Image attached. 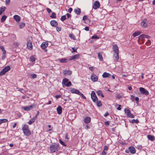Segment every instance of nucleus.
<instances>
[{
	"label": "nucleus",
	"instance_id": "nucleus-4",
	"mask_svg": "<svg viewBox=\"0 0 155 155\" xmlns=\"http://www.w3.org/2000/svg\"><path fill=\"white\" fill-rule=\"evenodd\" d=\"M91 97L93 101L94 102H96L98 100V98L96 95L94 91L91 92Z\"/></svg>",
	"mask_w": 155,
	"mask_h": 155
},
{
	"label": "nucleus",
	"instance_id": "nucleus-45",
	"mask_svg": "<svg viewBox=\"0 0 155 155\" xmlns=\"http://www.w3.org/2000/svg\"><path fill=\"white\" fill-rule=\"evenodd\" d=\"M131 123H137L138 122V120H134V119H133L132 120L131 122Z\"/></svg>",
	"mask_w": 155,
	"mask_h": 155
},
{
	"label": "nucleus",
	"instance_id": "nucleus-51",
	"mask_svg": "<svg viewBox=\"0 0 155 155\" xmlns=\"http://www.w3.org/2000/svg\"><path fill=\"white\" fill-rule=\"evenodd\" d=\"M110 121H107L105 122V124L107 126H109L110 124Z\"/></svg>",
	"mask_w": 155,
	"mask_h": 155
},
{
	"label": "nucleus",
	"instance_id": "nucleus-2",
	"mask_svg": "<svg viewBox=\"0 0 155 155\" xmlns=\"http://www.w3.org/2000/svg\"><path fill=\"white\" fill-rule=\"evenodd\" d=\"M50 148L51 152L52 153L58 151L60 147H59L58 145L55 144L50 146Z\"/></svg>",
	"mask_w": 155,
	"mask_h": 155
},
{
	"label": "nucleus",
	"instance_id": "nucleus-18",
	"mask_svg": "<svg viewBox=\"0 0 155 155\" xmlns=\"http://www.w3.org/2000/svg\"><path fill=\"white\" fill-rule=\"evenodd\" d=\"M119 53H114L113 54V57L114 58L115 61H118L119 60Z\"/></svg>",
	"mask_w": 155,
	"mask_h": 155
},
{
	"label": "nucleus",
	"instance_id": "nucleus-21",
	"mask_svg": "<svg viewBox=\"0 0 155 155\" xmlns=\"http://www.w3.org/2000/svg\"><path fill=\"white\" fill-rule=\"evenodd\" d=\"M57 112L58 114H61L62 112V109L61 107L58 106L57 108Z\"/></svg>",
	"mask_w": 155,
	"mask_h": 155
},
{
	"label": "nucleus",
	"instance_id": "nucleus-57",
	"mask_svg": "<svg viewBox=\"0 0 155 155\" xmlns=\"http://www.w3.org/2000/svg\"><path fill=\"white\" fill-rule=\"evenodd\" d=\"M72 9L71 8H70L68 9V12L70 13L72 11Z\"/></svg>",
	"mask_w": 155,
	"mask_h": 155
},
{
	"label": "nucleus",
	"instance_id": "nucleus-38",
	"mask_svg": "<svg viewBox=\"0 0 155 155\" xmlns=\"http://www.w3.org/2000/svg\"><path fill=\"white\" fill-rule=\"evenodd\" d=\"M51 17L53 18H55L56 17V14L54 12H53L51 15L50 16Z\"/></svg>",
	"mask_w": 155,
	"mask_h": 155
},
{
	"label": "nucleus",
	"instance_id": "nucleus-11",
	"mask_svg": "<svg viewBox=\"0 0 155 155\" xmlns=\"http://www.w3.org/2000/svg\"><path fill=\"white\" fill-rule=\"evenodd\" d=\"M35 106L33 105H31L30 106H28L26 107H23V109L25 111L30 110L33 108Z\"/></svg>",
	"mask_w": 155,
	"mask_h": 155
},
{
	"label": "nucleus",
	"instance_id": "nucleus-58",
	"mask_svg": "<svg viewBox=\"0 0 155 155\" xmlns=\"http://www.w3.org/2000/svg\"><path fill=\"white\" fill-rule=\"evenodd\" d=\"M89 28L88 26H86L85 27L84 29L86 31H88L89 30Z\"/></svg>",
	"mask_w": 155,
	"mask_h": 155
},
{
	"label": "nucleus",
	"instance_id": "nucleus-64",
	"mask_svg": "<svg viewBox=\"0 0 155 155\" xmlns=\"http://www.w3.org/2000/svg\"><path fill=\"white\" fill-rule=\"evenodd\" d=\"M87 17L86 16H84L83 18V20H85L87 19Z\"/></svg>",
	"mask_w": 155,
	"mask_h": 155
},
{
	"label": "nucleus",
	"instance_id": "nucleus-34",
	"mask_svg": "<svg viewBox=\"0 0 155 155\" xmlns=\"http://www.w3.org/2000/svg\"><path fill=\"white\" fill-rule=\"evenodd\" d=\"M7 18V16L5 15L3 16L1 18V22H4L6 20Z\"/></svg>",
	"mask_w": 155,
	"mask_h": 155
},
{
	"label": "nucleus",
	"instance_id": "nucleus-50",
	"mask_svg": "<svg viewBox=\"0 0 155 155\" xmlns=\"http://www.w3.org/2000/svg\"><path fill=\"white\" fill-rule=\"evenodd\" d=\"M135 97L133 95H131V97H130V99L132 101H134V99H135Z\"/></svg>",
	"mask_w": 155,
	"mask_h": 155
},
{
	"label": "nucleus",
	"instance_id": "nucleus-41",
	"mask_svg": "<svg viewBox=\"0 0 155 155\" xmlns=\"http://www.w3.org/2000/svg\"><path fill=\"white\" fill-rule=\"evenodd\" d=\"M99 38V37L96 35H94L91 37V39H98Z\"/></svg>",
	"mask_w": 155,
	"mask_h": 155
},
{
	"label": "nucleus",
	"instance_id": "nucleus-20",
	"mask_svg": "<svg viewBox=\"0 0 155 155\" xmlns=\"http://www.w3.org/2000/svg\"><path fill=\"white\" fill-rule=\"evenodd\" d=\"M63 73L64 74L70 75L72 73V71L70 70L67 71L65 69L63 70Z\"/></svg>",
	"mask_w": 155,
	"mask_h": 155
},
{
	"label": "nucleus",
	"instance_id": "nucleus-5",
	"mask_svg": "<svg viewBox=\"0 0 155 155\" xmlns=\"http://www.w3.org/2000/svg\"><path fill=\"white\" fill-rule=\"evenodd\" d=\"M140 93L142 94H144L145 95H148L149 94L148 91L146 90L144 88L140 87Z\"/></svg>",
	"mask_w": 155,
	"mask_h": 155
},
{
	"label": "nucleus",
	"instance_id": "nucleus-14",
	"mask_svg": "<svg viewBox=\"0 0 155 155\" xmlns=\"http://www.w3.org/2000/svg\"><path fill=\"white\" fill-rule=\"evenodd\" d=\"M129 150L132 154H134L136 152V150L135 148L131 146L129 147Z\"/></svg>",
	"mask_w": 155,
	"mask_h": 155
},
{
	"label": "nucleus",
	"instance_id": "nucleus-6",
	"mask_svg": "<svg viewBox=\"0 0 155 155\" xmlns=\"http://www.w3.org/2000/svg\"><path fill=\"white\" fill-rule=\"evenodd\" d=\"M100 4L99 1H96L94 3L93 6V8L95 9H96L100 7Z\"/></svg>",
	"mask_w": 155,
	"mask_h": 155
},
{
	"label": "nucleus",
	"instance_id": "nucleus-43",
	"mask_svg": "<svg viewBox=\"0 0 155 155\" xmlns=\"http://www.w3.org/2000/svg\"><path fill=\"white\" fill-rule=\"evenodd\" d=\"M59 142L62 145L64 146H66L65 143L61 139L59 140Z\"/></svg>",
	"mask_w": 155,
	"mask_h": 155
},
{
	"label": "nucleus",
	"instance_id": "nucleus-17",
	"mask_svg": "<svg viewBox=\"0 0 155 155\" xmlns=\"http://www.w3.org/2000/svg\"><path fill=\"white\" fill-rule=\"evenodd\" d=\"M91 79L94 82L96 81L98 79V77L96 75L93 74L91 76Z\"/></svg>",
	"mask_w": 155,
	"mask_h": 155
},
{
	"label": "nucleus",
	"instance_id": "nucleus-47",
	"mask_svg": "<svg viewBox=\"0 0 155 155\" xmlns=\"http://www.w3.org/2000/svg\"><path fill=\"white\" fill-rule=\"evenodd\" d=\"M31 76L32 78H35L37 77V75L35 74H31Z\"/></svg>",
	"mask_w": 155,
	"mask_h": 155
},
{
	"label": "nucleus",
	"instance_id": "nucleus-32",
	"mask_svg": "<svg viewBox=\"0 0 155 155\" xmlns=\"http://www.w3.org/2000/svg\"><path fill=\"white\" fill-rule=\"evenodd\" d=\"M102 53L101 52L98 53V57L99 59L101 60L102 61L103 60V58L102 55Z\"/></svg>",
	"mask_w": 155,
	"mask_h": 155
},
{
	"label": "nucleus",
	"instance_id": "nucleus-39",
	"mask_svg": "<svg viewBox=\"0 0 155 155\" xmlns=\"http://www.w3.org/2000/svg\"><path fill=\"white\" fill-rule=\"evenodd\" d=\"M71 84H72L71 82L69 81H68L67 83H66L65 85L67 87H70L71 86Z\"/></svg>",
	"mask_w": 155,
	"mask_h": 155
},
{
	"label": "nucleus",
	"instance_id": "nucleus-12",
	"mask_svg": "<svg viewBox=\"0 0 155 155\" xmlns=\"http://www.w3.org/2000/svg\"><path fill=\"white\" fill-rule=\"evenodd\" d=\"M147 20L146 19H144L141 22L140 24L141 26L143 28H145L147 26V24L146 23Z\"/></svg>",
	"mask_w": 155,
	"mask_h": 155
},
{
	"label": "nucleus",
	"instance_id": "nucleus-56",
	"mask_svg": "<svg viewBox=\"0 0 155 155\" xmlns=\"http://www.w3.org/2000/svg\"><path fill=\"white\" fill-rule=\"evenodd\" d=\"M108 150V147L106 146H105L104 147V150H106V151H107Z\"/></svg>",
	"mask_w": 155,
	"mask_h": 155
},
{
	"label": "nucleus",
	"instance_id": "nucleus-44",
	"mask_svg": "<svg viewBox=\"0 0 155 155\" xmlns=\"http://www.w3.org/2000/svg\"><path fill=\"white\" fill-rule=\"evenodd\" d=\"M69 36L71 38L73 39L74 40L75 39V36L72 34H70L69 35Z\"/></svg>",
	"mask_w": 155,
	"mask_h": 155
},
{
	"label": "nucleus",
	"instance_id": "nucleus-55",
	"mask_svg": "<svg viewBox=\"0 0 155 155\" xmlns=\"http://www.w3.org/2000/svg\"><path fill=\"white\" fill-rule=\"evenodd\" d=\"M56 30L58 31H60L61 30V28L59 27H57L56 28Z\"/></svg>",
	"mask_w": 155,
	"mask_h": 155
},
{
	"label": "nucleus",
	"instance_id": "nucleus-27",
	"mask_svg": "<svg viewBox=\"0 0 155 155\" xmlns=\"http://www.w3.org/2000/svg\"><path fill=\"white\" fill-rule=\"evenodd\" d=\"M141 32L138 31L136 32H135L133 34V36L134 37H135L137 36L140 35L141 33Z\"/></svg>",
	"mask_w": 155,
	"mask_h": 155
},
{
	"label": "nucleus",
	"instance_id": "nucleus-26",
	"mask_svg": "<svg viewBox=\"0 0 155 155\" xmlns=\"http://www.w3.org/2000/svg\"><path fill=\"white\" fill-rule=\"evenodd\" d=\"M74 11L78 15H80L81 12V9L79 8L74 9Z\"/></svg>",
	"mask_w": 155,
	"mask_h": 155
},
{
	"label": "nucleus",
	"instance_id": "nucleus-54",
	"mask_svg": "<svg viewBox=\"0 0 155 155\" xmlns=\"http://www.w3.org/2000/svg\"><path fill=\"white\" fill-rule=\"evenodd\" d=\"M61 97V95H56L55 96V98L56 99H58V98H60V97Z\"/></svg>",
	"mask_w": 155,
	"mask_h": 155
},
{
	"label": "nucleus",
	"instance_id": "nucleus-33",
	"mask_svg": "<svg viewBox=\"0 0 155 155\" xmlns=\"http://www.w3.org/2000/svg\"><path fill=\"white\" fill-rule=\"evenodd\" d=\"M8 121V120L6 119H0V124L4 123H5Z\"/></svg>",
	"mask_w": 155,
	"mask_h": 155
},
{
	"label": "nucleus",
	"instance_id": "nucleus-52",
	"mask_svg": "<svg viewBox=\"0 0 155 155\" xmlns=\"http://www.w3.org/2000/svg\"><path fill=\"white\" fill-rule=\"evenodd\" d=\"M128 117H130L131 118H133L134 117V116L132 114L130 113V114H129V115H128Z\"/></svg>",
	"mask_w": 155,
	"mask_h": 155
},
{
	"label": "nucleus",
	"instance_id": "nucleus-48",
	"mask_svg": "<svg viewBox=\"0 0 155 155\" xmlns=\"http://www.w3.org/2000/svg\"><path fill=\"white\" fill-rule=\"evenodd\" d=\"M146 44L147 46L150 45L151 44L150 41L148 40V41L146 43Z\"/></svg>",
	"mask_w": 155,
	"mask_h": 155
},
{
	"label": "nucleus",
	"instance_id": "nucleus-36",
	"mask_svg": "<svg viewBox=\"0 0 155 155\" xmlns=\"http://www.w3.org/2000/svg\"><path fill=\"white\" fill-rule=\"evenodd\" d=\"M67 59L65 58H62L60 60V62L61 63H66L67 62Z\"/></svg>",
	"mask_w": 155,
	"mask_h": 155
},
{
	"label": "nucleus",
	"instance_id": "nucleus-53",
	"mask_svg": "<svg viewBox=\"0 0 155 155\" xmlns=\"http://www.w3.org/2000/svg\"><path fill=\"white\" fill-rule=\"evenodd\" d=\"M46 10L48 13H50L51 12V10L48 8H47Z\"/></svg>",
	"mask_w": 155,
	"mask_h": 155
},
{
	"label": "nucleus",
	"instance_id": "nucleus-16",
	"mask_svg": "<svg viewBox=\"0 0 155 155\" xmlns=\"http://www.w3.org/2000/svg\"><path fill=\"white\" fill-rule=\"evenodd\" d=\"M50 24L53 27H56L58 25L57 21L55 20H52L50 22Z\"/></svg>",
	"mask_w": 155,
	"mask_h": 155
},
{
	"label": "nucleus",
	"instance_id": "nucleus-31",
	"mask_svg": "<svg viewBox=\"0 0 155 155\" xmlns=\"http://www.w3.org/2000/svg\"><path fill=\"white\" fill-rule=\"evenodd\" d=\"M68 79L67 78H64L62 81V84L65 85L66 84L68 81Z\"/></svg>",
	"mask_w": 155,
	"mask_h": 155
},
{
	"label": "nucleus",
	"instance_id": "nucleus-19",
	"mask_svg": "<svg viewBox=\"0 0 155 155\" xmlns=\"http://www.w3.org/2000/svg\"><path fill=\"white\" fill-rule=\"evenodd\" d=\"M79 57V54L75 55L74 56H72L69 59L70 61L72 60H75L78 59Z\"/></svg>",
	"mask_w": 155,
	"mask_h": 155
},
{
	"label": "nucleus",
	"instance_id": "nucleus-13",
	"mask_svg": "<svg viewBox=\"0 0 155 155\" xmlns=\"http://www.w3.org/2000/svg\"><path fill=\"white\" fill-rule=\"evenodd\" d=\"M91 120V118L89 117H86L84 119V122L86 124L90 123Z\"/></svg>",
	"mask_w": 155,
	"mask_h": 155
},
{
	"label": "nucleus",
	"instance_id": "nucleus-7",
	"mask_svg": "<svg viewBox=\"0 0 155 155\" xmlns=\"http://www.w3.org/2000/svg\"><path fill=\"white\" fill-rule=\"evenodd\" d=\"M150 38V36L145 34H142L140 35L139 37V39H142V41H143L144 40L143 38Z\"/></svg>",
	"mask_w": 155,
	"mask_h": 155
},
{
	"label": "nucleus",
	"instance_id": "nucleus-59",
	"mask_svg": "<svg viewBox=\"0 0 155 155\" xmlns=\"http://www.w3.org/2000/svg\"><path fill=\"white\" fill-rule=\"evenodd\" d=\"M134 100L137 102H138L139 100V98L137 97H136L135 98Z\"/></svg>",
	"mask_w": 155,
	"mask_h": 155
},
{
	"label": "nucleus",
	"instance_id": "nucleus-10",
	"mask_svg": "<svg viewBox=\"0 0 155 155\" xmlns=\"http://www.w3.org/2000/svg\"><path fill=\"white\" fill-rule=\"evenodd\" d=\"M27 48L29 50H31L32 48V42L29 40L28 41H27Z\"/></svg>",
	"mask_w": 155,
	"mask_h": 155
},
{
	"label": "nucleus",
	"instance_id": "nucleus-8",
	"mask_svg": "<svg viewBox=\"0 0 155 155\" xmlns=\"http://www.w3.org/2000/svg\"><path fill=\"white\" fill-rule=\"evenodd\" d=\"M70 89H71L70 91L72 93L76 94L78 95L80 91L74 88H70Z\"/></svg>",
	"mask_w": 155,
	"mask_h": 155
},
{
	"label": "nucleus",
	"instance_id": "nucleus-15",
	"mask_svg": "<svg viewBox=\"0 0 155 155\" xmlns=\"http://www.w3.org/2000/svg\"><path fill=\"white\" fill-rule=\"evenodd\" d=\"M102 76L103 78H108L111 77V75L109 73L104 72L103 73Z\"/></svg>",
	"mask_w": 155,
	"mask_h": 155
},
{
	"label": "nucleus",
	"instance_id": "nucleus-25",
	"mask_svg": "<svg viewBox=\"0 0 155 155\" xmlns=\"http://www.w3.org/2000/svg\"><path fill=\"white\" fill-rule=\"evenodd\" d=\"M96 93L99 96H101L102 97H104L102 91L101 90L97 91L96 92Z\"/></svg>",
	"mask_w": 155,
	"mask_h": 155
},
{
	"label": "nucleus",
	"instance_id": "nucleus-42",
	"mask_svg": "<svg viewBox=\"0 0 155 155\" xmlns=\"http://www.w3.org/2000/svg\"><path fill=\"white\" fill-rule=\"evenodd\" d=\"M30 60L32 62H34L35 60V58L34 56H31L30 58Z\"/></svg>",
	"mask_w": 155,
	"mask_h": 155
},
{
	"label": "nucleus",
	"instance_id": "nucleus-35",
	"mask_svg": "<svg viewBox=\"0 0 155 155\" xmlns=\"http://www.w3.org/2000/svg\"><path fill=\"white\" fill-rule=\"evenodd\" d=\"M6 8L5 7L1 8H0V15H1L5 10Z\"/></svg>",
	"mask_w": 155,
	"mask_h": 155
},
{
	"label": "nucleus",
	"instance_id": "nucleus-9",
	"mask_svg": "<svg viewBox=\"0 0 155 155\" xmlns=\"http://www.w3.org/2000/svg\"><path fill=\"white\" fill-rule=\"evenodd\" d=\"M48 46V41L43 42L41 45V47L42 49H45Z\"/></svg>",
	"mask_w": 155,
	"mask_h": 155
},
{
	"label": "nucleus",
	"instance_id": "nucleus-3",
	"mask_svg": "<svg viewBox=\"0 0 155 155\" xmlns=\"http://www.w3.org/2000/svg\"><path fill=\"white\" fill-rule=\"evenodd\" d=\"M10 69V67L9 66H7L4 68L0 72V75L2 76L5 74Z\"/></svg>",
	"mask_w": 155,
	"mask_h": 155
},
{
	"label": "nucleus",
	"instance_id": "nucleus-63",
	"mask_svg": "<svg viewBox=\"0 0 155 155\" xmlns=\"http://www.w3.org/2000/svg\"><path fill=\"white\" fill-rule=\"evenodd\" d=\"M107 154V153L106 152L104 151L103 150L102 153V155H106Z\"/></svg>",
	"mask_w": 155,
	"mask_h": 155
},
{
	"label": "nucleus",
	"instance_id": "nucleus-23",
	"mask_svg": "<svg viewBox=\"0 0 155 155\" xmlns=\"http://www.w3.org/2000/svg\"><path fill=\"white\" fill-rule=\"evenodd\" d=\"M36 117L37 116H35V117H33L31 119L29 120L28 122V123L30 125L32 123H33L34 122H35Z\"/></svg>",
	"mask_w": 155,
	"mask_h": 155
},
{
	"label": "nucleus",
	"instance_id": "nucleus-60",
	"mask_svg": "<svg viewBox=\"0 0 155 155\" xmlns=\"http://www.w3.org/2000/svg\"><path fill=\"white\" fill-rule=\"evenodd\" d=\"M121 105H119L118 107L117 108V109L118 110H120L121 109Z\"/></svg>",
	"mask_w": 155,
	"mask_h": 155
},
{
	"label": "nucleus",
	"instance_id": "nucleus-24",
	"mask_svg": "<svg viewBox=\"0 0 155 155\" xmlns=\"http://www.w3.org/2000/svg\"><path fill=\"white\" fill-rule=\"evenodd\" d=\"M14 18L16 21H19L21 19L20 17L17 15H15L13 16Z\"/></svg>",
	"mask_w": 155,
	"mask_h": 155
},
{
	"label": "nucleus",
	"instance_id": "nucleus-62",
	"mask_svg": "<svg viewBox=\"0 0 155 155\" xmlns=\"http://www.w3.org/2000/svg\"><path fill=\"white\" fill-rule=\"evenodd\" d=\"M10 0H5V2L7 4H9L10 3Z\"/></svg>",
	"mask_w": 155,
	"mask_h": 155
},
{
	"label": "nucleus",
	"instance_id": "nucleus-28",
	"mask_svg": "<svg viewBox=\"0 0 155 155\" xmlns=\"http://www.w3.org/2000/svg\"><path fill=\"white\" fill-rule=\"evenodd\" d=\"M147 137L148 139L151 141H153L155 139L154 137L153 136L150 135H148Z\"/></svg>",
	"mask_w": 155,
	"mask_h": 155
},
{
	"label": "nucleus",
	"instance_id": "nucleus-30",
	"mask_svg": "<svg viewBox=\"0 0 155 155\" xmlns=\"http://www.w3.org/2000/svg\"><path fill=\"white\" fill-rule=\"evenodd\" d=\"M124 111L127 114V115L128 117V115H129V114H130V111L129 110L125 108L124 109Z\"/></svg>",
	"mask_w": 155,
	"mask_h": 155
},
{
	"label": "nucleus",
	"instance_id": "nucleus-49",
	"mask_svg": "<svg viewBox=\"0 0 155 155\" xmlns=\"http://www.w3.org/2000/svg\"><path fill=\"white\" fill-rule=\"evenodd\" d=\"M90 125L89 124H87L86 126L85 127V129L86 130H87L90 129Z\"/></svg>",
	"mask_w": 155,
	"mask_h": 155
},
{
	"label": "nucleus",
	"instance_id": "nucleus-40",
	"mask_svg": "<svg viewBox=\"0 0 155 155\" xmlns=\"http://www.w3.org/2000/svg\"><path fill=\"white\" fill-rule=\"evenodd\" d=\"M78 95L81 96L84 99H86V97H85V96L82 93H81V92H79V93L78 94Z\"/></svg>",
	"mask_w": 155,
	"mask_h": 155
},
{
	"label": "nucleus",
	"instance_id": "nucleus-22",
	"mask_svg": "<svg viewBox=\"0 0 155 155\" xmlns=\"http://www.w3.org/2000/svg\"><path fill=\"white\" fill-rule=\"evenodd\" d=\"M113 49L114 53L118 52V48L117 45H114L113 47Z\"/></svg>",
	"mask_w": 155,
	"mask_h": 155
},
{
	"label": "nucleus",
	"instance_id": "nucleus-29",
	"mask_svg": "<svg viewBox=\"0 0 155 155\" xmlns=\"http://www.w3.org/2000/svg\"><path fill=\"white\" fill-rule=\"evenodd\" d=\"M95 103H96L97 106L98 107H100L102 105L101 101H98V100Z\"/></svg>",
	"mask_w": 155,
	"mask_h": 155
},
{
	"label": "nucleus",
	"instance_id": "nucleus-61",
	"mask_svg": "<svg viewBox=\"0 0 155 155\" xmlns=\"http://www.w3.org/2000/svg\"><path fill=\"white\" fill-rule=\"evenodd\" d=\"M5 54H4L2 57V60H4L5 58Z\"/></svg>",
	"mask_w": 155,
	"mask_h": 155
},
{
	"label": "nucleus",
	"instance_id": "nucleus-46",
	"mask_svg": "<svg viewBox=\"0 0 155 155\" xmlns=\"http://www.w3.org/2000/svg\"><path fill=\"white\" fill-rule=\"evenodd\" d=\"M66 19V16L65 15H63L61 18V20L62 21H63Z\"/></svg>",
	"mask_w": 155,
	"mask_h": 155
},
{
	"label": "nucleus",
	"instance_id": "nucleus-1",
	"mask_svg": "<svg viewBox=\"0 0 155 155\" xmlns=\"http://www.w3.org/2000/svg\"><path fill=\"white\" fill-rule=\"evenodd\" d=\"M23 133L26 136L30 135L31 134L30 131L29 130V128L26 124H24L22 128Z\"/></svg>",
	"mask_w": 155,
	"mask_h": 155
},
{
	"label": "nucleus",
	"instance_id": "nucleus-37",
	"mask_svg": "<svg viewBox=\"0 0 155 155\" xmlns=\"http://www.w3.org/2000/svg\"><path fill=\"white\" fill-rule=\"evenodd\" d=\"M19 26L21 28H22L24 27L25 26V23L23 22H21L19 23Z\"/></svg>",
	"mask_w": 155,
	"mask_h": 155
}]
</instances>
